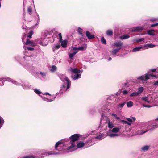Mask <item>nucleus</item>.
Listing matches in <instances>:
<instances>
[{"instance_id":"obj_1","label":"nucleus","mask_w":158,"mask_h":158,"mask_svg":"<svg viewBox=\"0 0 158 158\" xmlns=\"http://www.w3.org/2000/svg\"><path fill=\"white\" fill-rule=\"evenodd\" d=\"M60 152H56L54 151H47L45 150L39 151L36 154V155H39V156L37 155H31L26 156H24L23 158H43V156H47L48 155H58L60 154Z\"/></svg>"},{"instance_id":"obj_2","label":"nucleus","mask_w":158,"mask_h":158,"mask_svg":"<svg viewBox=\"0 0 158 158\" xmlns=\"http://www.w3.org/2000/svg\"><path fill=\"white\" fill-rule=\"evenodd\" d=\"M80 135L75 134L70 136L68 139V141L69 142V144H71L70 146H69L67 148V149L69 152L74 151L77 149L75 148L76 145L75 142L78 140Z\"/></svg>"},{"instance_id":"obj_3","label":"nucleus","mask_w":158,"mask_h":158,"mask_svg":"<svg viewBox=\"0 0 158 158\" xmlns=\"http://www.w3.org/2000/svg\"><path fill=\"white\" fill-rule=\"evenodd\" d=\"M149 126V124L147 123H140V127L138 129H137L134 135H142L147 132L148 129L147 127Z\"/></svg>"},{"instance_id":"obj_4","label":"nucleus","mask_w":158,"mask_h":158,"mask_svg":"<svg viewBox=\"0 0 158 158\" xmlns=\"http://www.w3.org/2000/svg\"><path fill=\"white\" fill-rule=\"evenodd\" d=\"M158 76V74L154 75L153 73L149 74L146 73L145 74L139 76L137 77V80H141L146 81L147 80L149 79L150 77H153L154 79L156 78Z\"/></svg>"},{"instance_id":"obj_5","label":"nucleus","mask_w":158,"mask_h":158,"mask_svg":"<svg viewBox=\"0 0 158 158\" xmlns=\"http://www.w3.org/2000/svg\"><path fill=\"white\" fill-rule=\"evenodd\" d=\"M93 140L94 139H90L87 140L85 143L80 142L77 144V148H81L83 147L85 145H88V146H87V147H90L94 144L93 143H92V142Z\"/></svg>"},{"instance_id":"obj_6","label":"nucleus","mask_w":158,"mask_h":158,"mask_svg":"<svg viewBox=\"0 0 158 158\" xmlns=\"http://www.w3.org/2000/svg\"><path fill=\"white\" fill-rule=\"evenodd\" d=\"M70 86V83H69V82L68 83H66V84L63 83L62 86L60 87V93L62 94L63 93H64L66 90L69 89Z\"/></svg>"},{"instance_id":"obj_7","label":"nucleus","mask_w":158,"mask_h":158,"mask_svg":"<svg viewBox=\"0 0 158 158\" xmlns=\"http://www.w3.org/2000/svg\"><path fill=\"white\" fill-rule=\"evenodd\" d=\"M3 81H7L10 82H12L13 84L17 86H19L20 85V83L16 81L13 80V79L10 78L9 77H6L3 78Z\"/></svg>"},{"instance_id":"obj_8","label":"nucleus","mask_w":158,"mask_h":158,"mask_svg":"<svg viewBox=\"0 0 158 158\" xmlns=\"http://www.w3.org/2000/svg\"><path fill=\"white\" fill-rule=\"evenodd\" d=\"M60 78L61 80L65 83V81H66V83L69 82V83H71V81L69 80L68 78L65 75L63 74H60L59 75Z\"/></svg>"},{"instance_id":"obj_9","label":"nucleus","mask_w":158,"mask_h":158,"mask_svg":"<svg viewBox=\"0 0 158 158\" xmlns=\"http://www.w3.org/2000/svg\"><path fill=\"white\" fill-rule=\"evenodd\" d=\"M19 85H21L23 89L27 90L31 89V85L28 82H25L23 84H21Z\"/></svg>"},{"instance_id":"obj_10","label":"nucleus","mask_w":158,"mask_h":158,"mask_svg":"<svg viewBox=\"0 0 158 158\" xmlns=\"http://www.w3.org/2000/svg\"><path fill=\"white\" fill-rule=\"evenodd\" d=\"M123 45V42L121 41H117L114 43V45L115 47H118L117 49L120 48V50L122 48V46Z\"/></svg>"},{"instance_id":"obj_11","label":"nucleus","mask_w":158,"mask_h":158,"mask_svg":"<svg viewBox=\"0 0 158 158\" xmlns=\"http://www.w3.org/2000/svg\"><path fill=\"white\" fill-rule=\"evenodd\" d=\"M81 77V73L72 74V78L74 80L80 78Z\"/></svg>"},{"instance_id":"obj_12","label":"nucleus","mask_w":158,"mask_h":158,"mask_svg":"<svg viewBox=\"0 0 158 158\" xmlns=\"http://www.w3.org/2000/svg\"><path fill=\"white\" fill-rule=\"evenodd\" d=\"M70 71L71 72L72 74L81 73L80 70L76 68H70Z\"/></svg>"},{"instance_id":"obj_13","label":"nucleus","mask_w":158,"mask_h":158,"mask_svg":"<svg viewBox=\"0 0 158 158\" xmlns=\"http://www.w3.org/2000/svg\"><path fill=\"white\" fill-rule=\"evenodd\" d=\"M144 50V46H139L137 47H136L134 48L132 50V52H136L137 51H139L141 50Z\"/></svg>"},{"instance_id":"obj_14","label":"nucleus","mask_w":158,"mask_h":158,"mask_svg":"<svg viewBox=\"0 0 158 158\" xmlns=\"http://www.w3.org/2000/svg\"><path fill=\"white\" fill-rule=\"evenodd\" d=\"M43 100L48 102H51L54 100L56 98V96H54L52 98H48L45 97L41 96Z\"/></svg>"},{"instance_id":"obj_15","label":"nucleus","mask_w":158,"mask_h":158,"mask_svg":"<svg viewBox=\"0 0 158 158\" xmlns=\"http://www.w3.org/2000/svg\"><path fill=\"white\" fill-rule=\"evenodd\" d=\"M106 123L107 124L108 127L109 128L111 129L114 127V124L112 122L110 121L109 119L106 120Z\"/></svg>"},{"instance_id":"obj_16","label":"nucleus","mask_w":158,"mask_h":158,"mask_svg":"<svg viewBox=\"0 0 158 158\" xmlns=\"http://www.w3.org/2000/svg\"><path fill=\"white\" fill-rule=\"evenodd\" d=\"M156 46L155 45L152 44L151 43H148L144 45V49H147L148 48H152Z\"/></svg>"},{"instance_id":"obj_17","label":"nucleus","mask_w":158,"mask_h":158,"mask_svg":"<svg viewBox=\"0 0 158 158\" xmlns=\"http://www.w3.org/2000/svg\"><path fill=\"white\" fill-rule=\"evenodd\" d=\"M144 29L143 27L138 26L134 28L132 30V31L134 32L136 31H139L143 30Z\"/></svg>"},{"instance_id":"obj_18","label":"nucleus","mask_w":158,"mask_h":158,"mask_svg":"<svg viewBox=\"0 0 158 158\" xmlns=\"http://www.w3.org/2000/svg\"><path fill=\"white\" fill-rule=\"evenodd\" d=\"M86 35L88 38L89 40L92 39L95 37L93 35H91L89 31H87L86 32Z\"/></svg>"},{"instance_id":"obj_19","label":"nucleus","mask_w":158,"mask_h":158,"mask_svg":"<svg viewBox=\"0 0 158 158\" xmlns=\"http://www.w3.org/2000/svg\"><path fill=\"white\" fill-rule=\"evenodd\" d=\"M105 136L104 135L102 134L98 136H96L94 138H93L92 139H94V140H93L92 143L94 142V141L95 140V139H97L98 140H100L102 139H103L104 138Z\"/></svg>"},{"instance_id":"obj_20","label":"nucleus","mask_w":158,"mask_h":158,"mask_svg":"<svg viewBox=\"0 0 158 158\" xmlns=\"http://www.w3.org/2000/svg\"><path fill=\"white\" fill-rule=\"evenodd\" d=\"M141 99L142 100L144 101L145 102H146L148 103H150L152 102H153V101L152 100H151L150 99V98H148L147 97H142L141 98Z\"/></svg>"},{"instance_id":"obj_21","label":"nucleus","mask_w":158,"mask_h":158,"mask_svg":"<svg viewBox=\"0 0 158 158\" xmlns=\"http://www.w3.org/2000/svg\"><path fill=\"white\" fill-rule=\"evenodd\" d=\"M48 44V42L47 41L46 38L43 39V40L41 41H40V44L43 46H46Z\"/></svg>"},{"instance_id":"obj_22","label":"nucleus","mask_w":158,"mask_h":158,"mask_svg":"<svg viewBox=\"0 0 158 158\" xmlns=\"http://www.w3.org/2000/svg\"><path fill=\"white\" fill-rule=\"evenodd\" d=\"M150 146L148 145H145L142 147L141 149L144 152L147 151L149 149Z\"/></svg>"},{"instance_id":"obj_23","label":"nucleus","mask_w":158,"mask_h":158,"mask_svg":"<svg viewBox=\"0 0 158 158\" xmlns=\"http://www.w3.org/2000/svg\"><path fill=\"white\" fill-rule=\"evenodd\" d=\"M130 36L128 34L123 35L120 37V39L122 40H126L130 38Z\"/></svg>"},{"instance_id":"obj_24","label":"nucleus","mask_w":158,"mask_h":158,"mask_svg":"<svg viewBox=\"0 0 158 158\" xmlns=\"http://www.w3.org/2000/svg\"><path fill=\"white\" fill-rule=\"evenodd\" d=\"M60 42H61V45L62 47L65 48L66 47L67 44V41L66 40H62Z\"/></svg>"},{"instance_id":"obj_25","label":"nucleus","mask_w":158,"mask_h":158,"mask_svg":"<svg viewBox=\"0 0 158 158\" xmlns=\"http://www.w3.org/2000/svg\"><path fill=\"white\" fill-rule=\"evenodd\" d=\"M25 44L27 45H31L33 46H35V43L31 42L29 40L27 39V41L25 43Z\"/></svg>"},{"instance_id":"obj_26","label":"nucleus","mask_w":158,"mask_h":158,"mask_svg":"<svg viewBox=\"0 0 158 158\" xmlns=\"http://www.w3.org/2000/svg\"><path fill=\"white\" fill-rule=\"evenodd\" d=\"M125 104V102H123L122 103H119L118 104L117 106V108L118 109H121L124 107Z\"/></svg>"},{"instance_id":"obj_27","label":"nucleus","mask_w":158,"mask_h":158,"mask_svg":"<svg viewBox=\"0 0 158 158\" xmlns=\"http://www.w3.org/2000/svg\"><path fill=\"white\" fill-rule=\"evenodd\" d=\"M120 128V127H116L113 128L110 131L112 132L117 133L119 131Z\"/></svg>"},{"instance_id":"obj_28","label":"nucleus","mask_w":158,"mask_h":158,"mask_svg":"<svg viewBox=\"0 0 158 158\" xmlns=\"http://www.w3.org/2000/svg\"><path fill=\"white\" fill-rule=\"evenodd\" d=\"M120 50V48L119 49L116 48L112 50L110 52L111 54L114 55H115Z\"/></svg>"},{"instance_id":"obj_29","label":"nucleus","mask_w":158,"mask_h":158,"mask_svg":"<svg viewBox=\"0 0 158 158\" xmlns=\"http://www.w3.org/2000/svg\"><path fill=\"white\" fill-rule=\"evenodd\" d=\"M77 53V52L75 50H74V52L72 53H70L69 54V58L71 59H72L73 57Z\"/></svg>"},{"instance_id":"obj_30","label":"nucleus","mask_w":158,"mask_h":158,"mask_svg":"<svg viewBox=\"0 0 158 158\" xmlns=\"http://www.w3.org/2000/svg\"><path fill=\"white\" fill-rule=\"evenodd\" d=\"M73 49L74 50H75L78 52V50L83 51L84 50V47L83 46H81L79 47H74L73 48Z\"/></svg>"},{"instance_id":"obj_31","label":"nucleus","mask_w":158,"mask_h":158,"mask_svg":"<svg viewBox=\"0 0 158 158\" xmlns=\"http://www.w3.org/2000/svg\"><path fill=\"white\" fill-rule=\"evenodd\" d=\"M157 76L158 77L155 79H156L155 81L152 83L153 85L155 87H158V76Z\"/></svg>"},{"instance_id":"obj_32","label":"nucleus","mask_w":158,"mask_h":158,"mask_svg":"<svg viewBox=\"0 0 158 158\" xmlns=\"http://www.w3.org/2000/svg\"><path fill=\"white\" fill-rule=\"evenodd\" d=\"M113 31L112 30L109 29L106 31V34L108 36H111L113 35Z\"/></svg>"},{"instance_id":"obj_33","label":"nucleus","mask_w":158,"mask_h":158,"mask_svg":"<svg viewBox=\"0 0 158 158\" xmlns=\"http://www.w3.org/2000/svg\"><path fill=\"white\" fill-rule=\"evenodd\" d=\"M144 90V88L142 86H141L139 87L137 89V93H138L139 94H140L141 93H142Z\"/></svg>"},{"instance_id":"obj_34","label":"nucleus","mask_w":158,"mask_h":158,"mask_svg":"<svg viewBox=\"0 0 158 158\" xmlns=\"http://www.w3.org/2000/svg\"><path fill=\"white\" fill-rule=\"evenodd\" d=\"M60 47V44H55L52 47V49L54 52L55 50L58 49Z\"/></svg>"},{"instance_id":"obj_35","label":"nucleus","mask_w":158,"mask_h":158,"mask_svg":"<svg viewBox=\"0 0 158 158\" xmlns=\"http://www.w3.org/2000/svg\"><path fill=\"white\" fill-rule=\"evenodd\" d=\"M127 106L128 107H132L133 105V103L131 101H129L126 103Z\"/></svg>"},{"instance_id":"obj_36","label":"nucleus","mask_w":158,"mask_h":158,"mask_svg":"<svg viewBox=\"0 0 158 158\" xmlns=\"http://www.w3.org/2000/svg\"><path fill=\"white\" fill-rule=\"evenodd\" d=\"M154 32V30H151L148 31H147V33L148 35L154 36L155 35V34L153 33Z\"/></svg>"},{"instance_id":"obj_37","label":"nucleus","mask_w":158,"mask_h":158,"mask_svg":"<svg viewBox=\"0 0 158 158\" xmlns=\"http://www.w3.org/2000/svg\"><path fill=\"white\" fill-rule=\"evenodd\" d=\"M82 29L80 27H79L77 30V32L79 34L81 35L82 37L84 36V35L82 33Z\"/></svg>"},{"instance_id":"obj_38","label":"nucleus","mask_w":158,"mask_h":158,"mask_svg":"<svg viewBox=\"0 0 158 158\" xmlns=\"http://www.w3.org/2000/svg\"><path fill=\"white\" fill-rule=\"evenodd\" d=\"M108 136L110 138H114L118 136V134L117 133H111L109 134Z\"/></svg>"},{"instance_id":"obj_39","label":"nucleus","mask_w":158,"mask_h":158,"mask_svg":"<svg viewBox=\"0 0 158 158\" xmlns=\"http://www.w3.org/2000/svg\"><path fill=\"white\" fill-rule=\"evenodd\" d=\"M62 143V142H61V141H59L58 142H57L55 144V149L57 150H58V151H59V150H58L57 149V148L58 146L60 145V144H61Z\"/></svg>"},{"instance_id":"obj_40","label":"nucleus","mask_w":158,"mask_h":158,"mask_svg":"<svg viewBox=\"0 0 158 158\" xmlns=\"http://www.w3.org/2000/svg\"><path fill=\"white\" fill-rule=\"evenodd\" d=\"M56 67L54 65H52V66L51 68V69L50 70L51 72H55L56 70Z\"/></svg>"},{"instance_id":"obj_41","label":"nucleus","mask_w":158,"mask_h":158,"mask_svg":"<svg viewBox=\"0 0 158 158\" xmlns=\"http://www.w3.org/2000/svg\"><path fill=\"white\" fill-rule=\"evenodd\" d=\"M24 48L25 49H27L28 50L32 51L34 50L33 48L30 47H26V46H24Z\"/></svg>"},{"instance_id":"obj_42","label":"nucleus","mask_w":158,"mask_h":158,"mask_svg":"<svg viewBox=\"0 0 158 158\" xmlns=\"http://www.w3.org/2000/svg\"><path fill=\"white\" fill-rule=\"evenodd\" d=\"M121 122L123 124H127L129 126H131V123L130 122L124 120H121Z\"/></svg>"},{"instance_id":"obj_43","label":"nucleus","mask_w":158,"mask_h":158,"mask_svg":"<svg viewBox=\"0 0 158 158\" xmlns=\"http://www.w3.org/2000/svg\"><path fill=\"white\" fill-rule=\"evenodd\" d=\"M96 112V110L95 109H91L89 110V112L90 114L93 115Z\"/></svg>"},{"instance_id":"obj_44","label":"nucleus","mask_w":158,"mask_h":158,"mask_svg":"<svg viewBox=\"0 0 158 158\" xmlns=\"http://www.w3.org/2000/svg\"><path fill=\"white\" fill-rule=\"evenodd\" d=\"M36 15L35 16V18L37 21V23L39 24L40 21L39 15L37 13H36Z\"/></svg>"},{"instance_id":"obj_45","label":"nucleus","mask_w":158,"mask_h":158,"mask_svg":"<svg viewBox=\"0 0 158 158\" xmlns=\"http://www.w3.org/2000/svg\"><path fill=\"white\" fill-rule=\"evenodd\" d=\"M139 95L137 92H134L132 93L130 95V97H134L138 96Z\"/></svg>"},{"instance_id":"obj_46","label":"nucleus","mask_w":158,"mask_h":158,"mask_svg":"<svg viewBox=\"0 0 158 158\" xmlns=\"http://www.w3.org/2000/svg\"><path fill=\"white\" fill-rule=\"evenodd\" d=\"M158 127V121L156 123V124L153 125L152 126V128H151V129H153L155 128H156Z\"/></svg>"},{"instance_id":"obj_47","label":"nucleus","mask_w":158,"mask_h":158,"mask_svg":"<svg viewBox=\"0 0 158 158\" xmlns=\"http://www.w3.org/2000/svg\"><path fill=\"white\" fill-rule=\"evenodd\" d=\"M101 42L104 44H106V41L103 37H102L101 38Z\"/></svg>"},{"instance_id":"obj_48","label":"nucleus","mask_w":158,"mask_h":158,"mask_svg":"<svg viewBox=\"0 0 158 158\" xmlns=\"http://www.w3.org/2000/svg\"><path fill=\"white\" fill-rule=\"evenodd\" d=\"M27 11V12H28V13L30 15H31L32 14V9L30 6H29L28 7Z\"/></svg>"},{"instance_id":"obj_49","label":"nucleus","mask_w":158,"mask_h":158,"mask_svg":"<svg viewBox=\"0 0 158 158\" xmlns=\"http://www.w3.org/2000/svg\"><path fill=\"white\" fill-rule=\"evenodd\" d=\"M144 40V39L143 38H140L136 39L135 41L137 42H142Z\"/></svg>"},{"instance_id":"obj_50","label":"nucleus","mask_w":158,"mask_h":158,"mask_svg":"<svg viewBox=\"0 0 158 158\" xmlns=\"http://www.w3.org/2000/svg\"><path fill=\"white\" fill-rule=\"evenodd\" d=\"M111 115L113 116H114V118L117 119H118V120H119L120 119V118L118 117L117 116V115L115 114H114V113H112V114Z\"/></svg>"},{"instance_id":"obj_51","label":"nucleus","mask_w":158,"mask_h":158,"mask_svg":"<svg viewBox=\"0 0 158 158\" xmlns=\"http://www.w3.org/2000/svg\"><path fill=\"white\" fill-rule=\"evenodd\" d=\"M34 91L36 93L39 94L41 93V92L38 89H34Z\"/></svg>"},{"instance_id":"obj_52","label":"nucleus","mask_w":158,"mask_h":158,"mask_svg":"<svg viewBox=\"0 0 158 158\" xmlns=\"http://www.w3.org/2000/svg\"><path fill=\"white\" fill-rule=\"evenodd\" d=\"M33 34V32L32 31H31L29 33V35L27 36V38H31V36Z\"/></svg>"},{"instance_id":"obj_53","label":"nucleus","mask_w":158,"mask_h":158,"mask_svg":"<svg viewBox=\"0 0 158 158\" xmlns=\"http://www.w3.org/2000/svg\"><path fill=\"white\" fill-rule=\"evenodd\" d=\"M3 78H0V86H2L4 85L3 84Z\"/></svg>"},{"instance_id":"obj_54","label":"nucleus","mask_w":158,"mask_h":158,"mask_svg":"<svg viewBox=\"0 0 158 158\" xmlns=\"http://www.w3.org/2000/svg\"><path fill=\"white\" fill-rule=\"evenodd\" d=\"M40 74L41 75V76L43 78H44L46 76V74L45 73L40 72Z\"/></svg>"},{"instance_id":"obj_55","label":"nucleus","mask_w":158,"mask_h":158,"mask_svg":"<svg viewBox=\"0 0 158 158\" xmlns=\"http://www.w3.org/2000/svg\"><path fill=\"white\" fill-rule=\"evenodd\" d=\"M58 35L59 37V41L60 42L62 40V34L61 33H60L58 34Z\"/></svg>"},{"instance_id":"obj_56","label":"nucleus","mask_w":158,"mask_h":158,"mask_svg":"<svg viewBox=\"0 0 158 158\" xmlns=\"http://www.w3.org/2000/svg\"><path fill=\"white\" fill-rule=\"evenodd\" d=\"M26 36V35L25 34V33H24V34H23V36L22 37V42L23 43H25V41H24V37L25 36V37H26V36Z\"/></svg>"},{"instance_id":"obj_57","label":"nucleus","mask_w":158,"mask_h":158,"mask_svg":"<svg viewBox=\"0 0 158 158\" xmlns=\"http://www.w3.org/2000/svg\"><path fill=\"white\" fill-rule=\"evenodd\" d=\"M126 119L129 122H132V120L130 118H126Z\"/></svg>"},{"instance_id":"obj_58","label":"nucleus","mask_w":158,"mask_h":158,"mask_svg":"<svg viewBox=\"0 0 158 158\" xmlns=\"http://www.w3.org/2000/svg\"><path fill=\"white\" fill-rule=\"evenodd\" d=\"M143 106L144 107L147 108H150L151 107V106L148 105H146L144 104H143Z\"/></svg>"},{"instance_id":"obj_59","label":"nucleus","mask_w":158,"mask_h":158,"mask_svg":"<svg viewBox=\"0 0 158 158\" xmlns=\"http://www.w3.org/2000/svg\"><path fill=\"white\" fill-rule=\"evenodd\" d=\"M128 93V92L126 90H124L123 91V94L124 95H126Z\"/></svg>"},{"instance_id":"obj_60","label":"nucleus","mask_w":158,"mask_h":158,"mask_svg":"<svg viewBox=\"0 0 158 158\" xmlns=\"http://www.w3.org/2000/svg\"><path fill=\"white\" fill-rule=\"evenodd\" d=\"M23 58L26 60H28L30 58L29 57L27 56L23 57Z\"/></svg>"},{"instance_id":"obj_61","label":"nucleus","mask_w":158,"mask_h":158,"mask_svg":"<svg viewBox=\"0 0 158 158\" xmlns=\"http://www.w3.org/2000/svg\"><path fill=\"white\" fill-rule=\"evenodd\" d=\"M150 70L152 72H155L156 71V69H151Z\"/></svg>"},{"instance_id":"obj_62","label":"nucleus","mask_w":158,"mask_h":158,"mask_svg":"<svg viewBox=\"0 0 158 158\" xmlns=\"http://www.w3.org/2000/svg\"><path fill=\"white\" fill-rule=\"evenodd\" d=\"M43 94L45 95H49L50 96H51V95L49 93H48V92L44 93Z\"/></svg>"},{"instance_id":"obj_63","label":"nucleus","mask_w":158,"mask_h":158,"mask_svg":"<svg viewBox=\"0 0 158 158\" xmlns=\"http://www.w3.org/2000/svg\"><path fill=\"white\" fill-rule=\"evenodd\" d=\"M131 119L132 120V121H135L136 119L135 117H132Z\"/></svg>"},{"instance_id":"obj_64","label":"nucleus","mask_w":158,"mask_h":158,"mask_svg":"<svg viewBox=\"0 0 158 158\" xmlns=\"http://www.w3.org/2000/svg\"><path fill=\"white\" fill-rule=\"evenodd\" d=\"M156 26V23H154V24H151V27H154Z\"/></svg>"}]
</instances>
